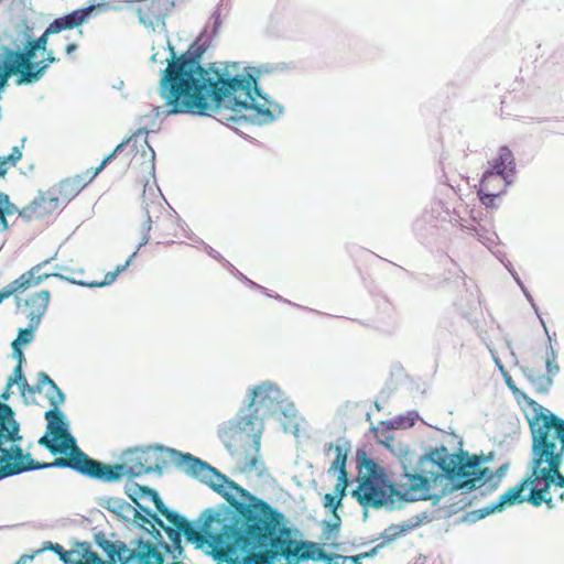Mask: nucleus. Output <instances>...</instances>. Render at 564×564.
<instances>
[{"label": "nucleus", "instance_id": "1", "mask_svg": "<svg viewBox=\"0 0 564 564\" xmlns=\"http://www.w3.org/2000/svg\"><path fill=\"white\" fill-rule=\"evenodd\" d=\"M121 459V464L137 473L163 462L160 473H147L158 476H162L169 463H173L178 471L225 499L191 519L169 506L156 489L126 476L124 494L133 502L139 520L134 529H149L147 525L150 529H299L283 511L192 453L156 443L129 447L122 452Z\"/></svg>", "mask_w": 564, "mask_h": 564}, {"label": "nucleus", "instance_id": "2", "mask_svg": "<svg viewBox=\"0 0 564 564\" xmlns=\"http://www.w3.org/2000/svg\"><path fill=\"white\" fill-rule=\"evenodd\" d=\"M299 411L280 387L272 381H262L249 389L248 398L236 415L218 426L217 435L224 447L235 454L232 438L245 432L252 441L254 452L260 451L261 436L264 430V419L282 415L291 421L297 417Z\"/></svg>", "mask_w": 564, "mask_h": 564}, {"label": "nucleus", "instance_id": "3", "mask_svg": "<svg viewBox=\"0 0 564 564\" xmlns=\"http://www.w3.org/2000/svg\"><path fill=\"white\" fill-rule=\"evenodd\" d=\"M212 118L245 140L252 138L241 128L265 126L279 120L284 115V106L263 89L236 88L210 85Z\"/></svg>", "mask_w": 564, "mask_h": 564}, {"label": "nucleus", "instance_id": "4", "mask_svg": "<svg viewBox=\"0 0 564 564\" xmlns=\"http://www.w3.org/2000/svg\"><path fill=\"white\" fill-rule=\"evenodd\" d=\"M37 444L55 456L52 462L47 463L48 469L67 468L83 477L105 484L120 482L124 476L138 478L142 473H160L164 466L163 464L156 465L155 467H149L137 473L127 464H109L95 459L79 448L77 438L73 435L72 430L58 438L41 436L37 440Z\"/></svg>", "mask_w": 564, "mask_h": 564}, {"label": "nucleus", "instance_id": "5", "mask_svg": "<svg viewBox=\"0 0 564 564\" xmlns=\"http://www.w3.org/2000/svg\"><path fill=\"white\" fill-rule=\"evenodd\" d=\"M220 26V11L219 8H216L198 35L181 54H177L167 37L165 48L169 51V57L164 61H160L162 64L166 63V66L160 70V78H163L165 73L169 76L185 79L184 82H187L188 85L210 88L215 68L218 63L212 62L204 64L203 59L213 39L218 34Z\"/></svg>", "mask_w": 564, "mask_h": 564}, {"label": "nucleus", "instance_id": "6", "mask_svg": "<svg viewBox=\"0 0 564 564\" xmlns=\"http://www.w3.org/2000/svg\"><path fill=\"white\" fill-rule=\"evenodd\" d=\"M184 80L164 73L156 87L158 95L164 100V105L152 106L149 113L137 118V123L149 119L151 124L155 126L158 120L163 122L173 116L212 118L209 87L188 85Z\"/></svg>", "mask_w": 564, "mask_h": 564}, {"label": "nucleus", "instance_id": "7", "mask_svg": "<svg viewBox=\"0 0 564 564\" xmlns=\"http://www.w3.org/2000/svg\"><path fill=\"white\" fill-rule=\"evenodd\" d=\"M357 487L350 495L362 507L364 521L368 518V509L386 511L403 509L397 497L390 495V476L387 469L371 458L365 448L356 452Z\"/></svg>", "mask_w": 564, "mask_h": 564}, {"label": "nucleus", "instance_id": "8", "mask_svg": "<svg viewBox=\"0 0 564 564\" xmlns=\"http://www.w3.org/2000/svg\"><path fill=\"white\" fill-rule=\"evenodd\" d=\"M291 553L289 542H284L281 534L240 533L235 535L227 563L299 564L291 558Z\"/></svg>", "mask_w": 564, "mask_h": 564}, {"label": "nucleus", "instance_id": "9", "mask_svg": "<svg viewBox=\"0 0 564 564\" xmlns=\"http://www.w3.org/2000/svg\"><path fill=\"white\" fill-rule=\"evenodd\" d=\"M50 23L40 36L34 35V28L26 19H21L7 28L0 34V42L11 50L19 61H30L37 58L39 53H44L47 48L51 34H57L52 30Z\"/></svg>", "mask_w": 564, "mask_h": 564}, {"label": "nucleus", "instance_id": "10", "mask_svg": "<svg viewBox=\"0 0 564 564\" xmlns=\"http://www.w3.org/2000/svg\"><path fill=\"white\" fill-rule=\"evenodd\" d=\"M170 543L167 545H180L182 539L195 549L203 551L219 562H228V554L231 551L236 534L248 533L247 531H164Z\"/></svg>", "mask_w": 564, "mask_h": 564}, {"label": "nucleus", "instance_id": "11", "mask_svg": "<svg viewBox=\"0 0 564 564\" xmlns=\"http://www.w3.org/2000/svg\"><path fill=\"white\" fill-rule=\"evenodd\" d=\"M508 389L512 392L516 401L524 413L529 424L531 443L554 433V431L564 429L563 417L530 398L524 391L517 387L516 382Z\"/></svg>", "mask_w": 564, "mask_h": 564}, {"label": "nucleus", "instance_id": "12", "mask_svg": "<svg viewBox=\"0 0 564 564\" xmlns=\"http://www.w3.org/2000/svg\"><path fill=\"white\" fill-rule=\"evenodd\" d=\"M530 454H534L538 466H543L554 489H564V427L531 443Z\"/></svg>", "mask_w": 564, "mask_h": 564}, {"label": "nucleus", "instance_id": "13", "mask_svg": "<svg viewBox=\"0 0 564 564\" xmlns=\"http://www.w3.org/2000/svg\"><path fill=\"white\" fill-rule=\"evenodd\" d=\"M212 85L226 87L258 89L261 91V76L273 73L276 67L265 63L259 66H245L239 62H217Z\"/></svg>", "mask_w": 564, "mask_h": 564}, {"label": "nucleus", "instance_id": "14", "mask_svg": "<svg viewBox=\"0 0 564 564\" xmlns=\"http://www.w3.org/2000/svg\"><path fill=\"white\" fill-rule=\"evenodd\" d=\"M444 467L438 470H419L410 480L400 484L390 478V495L398 498L395 501H400L402 508L416 501H426L431 498L432 489L444 481Z\"/></svg>", "mask_w": 564, "mask_h": 564}, {"label": "nucleus", "instance_id": "15", "mask_svg": "<svg viewBox=\"0 0 564 564\" xmlns=\"http://www.w3.org/2000/svg\"><path fill=\"white\" fill-rule=\"evenodd\" d=\"M249 533H267V534H281L284 542H289L291 558L295 562H323L329 564L330 557L335 555L334 552L327 553L325 547L327 543H318L312 541H302L303 531H248Z\"/></svg>", "mask_w": 564, "mask_h": 564}, {"label": "nucleus", "instance_id": "16", "mask_svg": "<svg viewBox=\"0 0 564 564\" xmlns=\"http://www.w3.org/2000/svg\"><path fill=\"white\" fill-rule=\"evenodd\" d=\"M124 2L131 4L142 2L143 6H129V10L137 13L139 23L151 31H154L158 25L166 32L165 20L175 7L174 0H124Z\"/></svg>", "mask_w": 564, "mask_h": 564}, {"label": "nucleus", "instance_id": "17", "mask_svg": "<svg viewBox=\"0 0 564 564\" xmlns=\"http://www.w3.org/2000/svg\"><path fill=\"white\" fill-rule=\"evenodd\" d=\"M528 469L531 471L530 474L527 473V476L530 477L531 481L528 492L529 503L535 508H539L544 503L547 510H554L556 508V502L551 495L553 485L551 484L549 476L544 475L545 471L543 466H538V463H535L534 454H530Z\"/></svg>", "mask_w": 564, "mask_h": 564}, {"label": "nucleus", "instance_id": "18", "mask_svg": "<svg viewBox=\"0 0 564 564\" xmlns=\"http://www.w3.org/2000/svg\"><path fill=\"white\" fill-rule=\"evenodd\" d=\"M443 208V202H435L413 221L412 230L422 245L432 247L441 237L442 229L438 223Z\"/></svg>", "mask_w": 564, "mask_h": 564}, {"label": "nucleus", "instance_id": "19", "mask_svg": "<svg viewBox=\"0 0 564 564\" xmlns=\"http://www.w3.org/2000/svg\"><path fill=\"white\" fill-rule=\"evenodd\" d=\"M143 135L144 137V144L147 145V148L149 149L151 155H150V161L147 165V169H148V172L149 174L153 177L154 180V185L156 186V189L159 191L160 195L162 196V198L166 202V199L164 198V196L162 195L158 184H156V180H155V151L153 150V148L150 145L149 143V140H148V135H149V130L145 128V127H140L139 129H137L133 134H131L130 137L126 138L124 140H122L120 143H118L113 150L108 153L107 155L104 156L101 163L95 167L93 174L89 176V181H94L96 178V176L108 165L110 164L123 150L127 145H129L131 143V147L133 149L137 148V138L138 137H141Z\"/></svg>", "mask_w": 564, "mask_h": 564}, {"label": "nucleus", "instance_id": "20", "mask_svg": "<svg viewBox=\"0 0 564 564\" xmlns=\"http://www.w3.org/2000/svg\"><path fill=\"white\" fill-rule=\"evenodd\" d=\"M486 176L498 175L505 188L511 187L518 173L517 162L512 150L503 144L498 148L497 154L488 161L485 170Z\"/></svg>", "mask_w": 564, "mask_h": 564}, {"label": "nucleus", "instance_id": "21", "mask_svg": "<svg viewBox=\"0 0 564 564\" xmlns=\"http://www.w3.org/2000/svg\"><path fill=\"white\" fill-rule=\"evenodd\" d=\"M21 425L17 419L0 424V453L24 459L29 464L40 463L29 452H24L21 442L23 436L20 433Z\"/></svg>", "mask_w": 564, "mask_h": 564}, {"label": "nucleus", "instance_id": "22", "mask_svg": "<svg viewBox=\"0 0 564 564\" xmlns=\"http://www.w3.org/2000/svg\"><path fill=\"white\" fill-rule=\"evenodd\" d=\"M107 7H109V2L100 1L77 8L58 18H55L51 22L53 24L52 30H56L58 33H61L63 31L76 29L77 34L83 36L84 33L80 26L95 15L96 9H107Z\"/></svg>", "mask_w": 564, "mask_h": 564}, {"label": "nucleus", "instance_id": "23", "mask_svg": "<svg viewBox=\"0 0 564 564\" xmlns=\"http://www.w3.org/2000/svg\"><path fill=\"white\" fill-rule=\"evenodd\" d=\"M462 476L464 479L466 494H471L478 490L481 497H486L498 489L492 487L495 479L492 476V470L489 467H473Z\"/></svg>", "mask_w": 564, "mask_h": 564}, {"label": "nucleus", "instance_id": "24", "mask_svg": "<svg viewBox=\"0 0 564 564\" xmlns=\"http://www.w3.org/2000/svg\"><path fill=\"white\" fill-rule=\"evenodd\" d=\"M40 54L43 56L40 61L36 58H32L30 61H21L24 69L19 76L20 83H32V85L39 83L45 76L50 66L59 61V58L54 55L52 50L46 48L44 53Z\"/></svg>", "mask_w": 564, "mask_h": 564}, {"label": "nucleus", "instance_id": "25", "mask_svg": "<svg viewBox=\"0 0 564 564\" xmlns=\"http://www.w3.org/2000/svg\"><path fill=\"white\" fill-rule=\"evenodd\" d=\"M57 257V251L50 258L43 260L42 262L35 264L26 272L22 273L19 278L10 282L8 285L3 288L10 297L17 292H24L30 286L40 285L44 280L52 276V273H43L37 276H34V271H41L44 267H46L51 261H53Z\"/></svg>", "mask_w": 564, "mask_h": 564}, {"label": "nucleus", "instance_id": "26", "mask_svg": "<svg viewBox=\"0 0 564 564\" xmlns=\"http://www.w3.org/2000/svg\"><path fill=\"white\" fill-rule=\"evenodd\" d=\"M451 434L458 440L457 449L455 453L451 454L446 447L445 455L442 454L443 467L446 470L453 471V474L459 476L473 468L471 464L474 454L463 448L464 441L460 436L456 435L455 432H451Z\"/></svg>", "mask_w": 564, "mask_h": 564}, {"label": "nucleus", "instance_id": "27", "mask_svg": "<svg viewBox=\"0 0 564 564\" xmlns=\"http://www.w3.org/2000/svg\"><path fill=\"white\" fill-rule=\"evenodd\" d=\"M408 532L409 531H394L393 533L389 534L387 531H382L381 536L384 540L373 546L371 550L356 555L335 553V555L330 557L329 564H362L364 560L375 558L383 546L395 541L400 536H405Z\"/></svg>", "mask_w": 564, "mask_h": 564}, {"label": "nucleus", "instance_id": "28", "mask_svg": "<svg viewBox=\"0 0 564 564\" xmlns=\"http://www.w3.org/2000/svg\"><path fill=\"white\" fill-rule=\"evenodd\" d=\"M41 469H48L46 462L29 464L24 459L0 453V480Z\"/></svg>", "mask_w": 564, "mask_h": 564}, {"label": "nucleus", "instance_id": "29", "mask_svg": "<svg viewBox=\"0 0 564 564\" xmlns=\"http://www.w3.org/2000/svg\"><path fill=\"white\" fill-rule=\"evenodd\" d=\"M99 507L113 513L118 520H121L126 524L137 525V512L135 507L132 503L126 501L122 498L102 496L97 498Z\"/></svg>", "mask_w": 564, "mask_h": 564}, {"label": "nucleus", "instance_id": "30", "mask_svg": "<svg viewBox=\"0 0 564 564\" xmlns=\"http://www.w3.org/2000/svg\"><path fill=\"white\" fill-rule=\"evenodd\" d=\"M104 522L108 523L105 513L99 509H93L88 516L76 513L73 517L61 518L56 521L55 527L57 529H99Z\"/></svg>", "mask_w": 564, "mask_h": 564}, {"label": "nucleus", "instance_id": "31", "mask_svg": "<svg viewBox=\"0 0 564 564\" xmlns=\"http://www.w3.org/2000/svg\"><path fill=\"white\" fill-rule=\"evenodd\" d=\"M130 544L135 546L134 554L122 560L119 564H163L162 555L155 550L150 541L139 536L131 541Z\"/></svg>", "mask_w": 564, "mask_h": 564}, {"label": "nucleus", "instance_id": "32", "mask_svg": "<svg viewBox=\"0 0 564 564\" xmlns=\"http://www.w3.org/2000/svg\"><path fill=\"white\" fill-rule=\"evenodd\" d=\"M95 544L99 547L109 560L117 562H122V560L130 557V555L134 554L135 546L131 550L128 545L122 541H109L102 531H98L95 534Z\"/></svg>", "mask_w": 564, "mask_h": 564}, {"label": "nucleus", "instance_id": "33", "mask_svg": "<svg viewBox=\"0 0 564 564\" xmlns=\"http://www.w3.org/2000/svg\"><path fill=\"white\" fill-rule=\"evenodd\" d=\"M46 420V431L42 436L48 438H58L70 431V422L62 409H48L44 413Z\"/></svg>", "mask_w": 564, "mask_h": 564}, {"label": "nucleus", "instance_id": "34", "mask_svg": "<svg viewBox=\"0 0 564 564\" xmlns=\"http://www.w3.org/2000/svg\"><path fill=\"white\" fill-rule=\"evenodd\" d=\"M93 181H84L83 176L75 175L62 180L58 184L51 187L56 191V196L61 197L63 202V208L74 199L88 184Z\"/></svg>", "mask_w": 564, "mask_h": 564}, {"label": "nucleus", "instance_id": "35", "mask_svg": "<svg viewBox=\"0 0 564 564\" xmlns=\"http://www.w3.org/2000/svg\"><path fill=\"white\" fill-rule=\"evenodd\" d=\"M444 474H446V476L444 477V481L441 484V489L437 492H432L431 498H429L433 507L438 506L440 501L444 497L453 492L462 491L463 494H466V488L462 475L457 476L453 474V471H448L446 469L444 470Z\"/></svg>", "mask_w": 564, "mask_h": 564}, {"label": "nucleus", "instance_id": "36", "mask_svg": "<svg viewBox=\"0 0 564 564\" xmlns=\"http://www.w3.org/2000/svg\"><path fill=\"white\" fill-rule=\"evenodd\" d=\"M530 486V477L525 475L514 486L508 488L503 494H501L499 498L502 500L505 509L508 507L521 505L523 502L529 503V498L528 494H525V490H529Z\"/></svg>", "mask_w": 564, "mask_h": 564}, {"label": "nucleus", "instance_id": "37", "mask_svg": "<svg viewBox=\"0 0 564 564\" xmlns=\"http://www.w3.org/2000/svg\"><path fill=\"white\" fill-rule=\"evenodd\" d=\"M323 506L326 511L330 513V518H324L321 522V529H340L341 519L338 514V510L343 508V500L337 496L328 492L324 495Z\"/></svg>", "mask_w": 564, "mask_h": 564}, {"label": "nucleus", "instance_id": "38", "mask_svg": "<svg viewBox=\"0 0 564 564\" xmlns=\"http://www.w3.org/2000/svg\"><path fill=\"white\" fill-rule=\"evenodd\" d=\"M516 365L519 367L523 377L530 382L533 387L534 391L539 394H547L550 389L552 388L554 380L551 379V376L538 375L534 369L519 365V361L516 360Z\"/></svg>", "mask_w": 564, "mask_h": 564}, {"label": "nucleus", "instance_id": "39", "mask_svg": "<svg viewBox=\"0 0 564 564\" xmlns=\"http://www.w3.org/2000/svg\"><path fill=\"white\" fill-rule=\"evenodd\" d=\"M351 451V442L345 436L338 437V446L336 448L335 458L328 468V474L346 470L348 455Z\"/></svg>", "mask_w": 564, "mask_h": 564}, {"label": "nucleus", "instance_id": "40", "mask_svg": "<svg viewBox=\"0 0 564 564\" xmlns=\"http://www.w3.org/2000/svg\"><path fill=\"white\" fill-rule=\"evenodd\" d=\"M446 446L444 444H441L440 446L432 447L429 446L425 448V453L421 456L416 455L415 458V468L417 470H424L423 467L425 464L430 463L433 466H436L438 468L443 467V459L442 454L445 455Z\"/></svg>", "mask_w": 564, "mask_h": 564}, {"label": "nucleus", "instance_id": "41", "mask_svg": "<svg viewBox=\"0 0 564 564\" xmlns=\"http://www.w3.org/2000/svg\"><path fill=\"white\" fill-rule=\"evenodd\" d=\"M44 198V202L41 204V207H39V214L37 219L42 220L50 214H52L54 210L58 209L61 206L63 207V202L61 197L56 196V191L51 189V187L44 192L42 189L37 191L36 195H41Z\"/></svg>", "mask_w": 564, "mask_h": 564}, {"label": "nucleus", "instance_id": "42", "mask_svg": "<svg viewBox=\"0 0 564 564\" xmlns=\"http://www.w3.org/2000/svg\"><path fill=\"white\" fill-rule=\"evenodd\" d=\"M471 219L477 223V225H471V227H466L469 235L475 236L478 241H480L485 247H487L489 250L492 249V247L498 245L499 237L498 235L492 231L490 232L487 230L484 226H481L474 216H471Z\"/></svg>", "mask_w": 564, "mask_h": 564}, {"label": "nucleus", "instance_id": "43", "mask_svg": "<svg viewBox=\"0 0 564 564\" xmlns=\"http://www.w3.org/2000/svg\"><path fill=\"white\" fill-rule=\"evenodd\" d=\"M14 384L18 386L21 395L23 397L24 403L26 405L36 403V399L34 397H32L31 400H29L24 394L26 389L29 388V383L20 365H15L12 375L8 378L7 389H11V387Z\"/></svg>", "mask_w": 564, "mask_h": 564}, {"label": "nucleus", "instance_id": "44", "mask_svg": "<svg viewBox=\"0 0 564 564\" xmlns=\"http://www.w3.org/2000/svg\"><path fill=\"white\" fill-rule=\"evenodd\" d=\"M39 296L46 299V301L42 305V307L32 310L29 313V315H28L29 323H28V326L25 327V328L30 329V332H34V333L39 328L41 321L44 317V315L48 308L50 301H51V292L48 290H41Z\"/></svg>", "mask_w": 564, "mask_h": 564}, {"label": "nucleus", "instance_id": "45", "mask_svg": "<svg viewBox=\"0 0 564 564\" xmlns=\"http://www.w3.org/2000/svg\"><path fill=\"white\" fill-rule=\"evenodd\" d=\"M149 186V181L147 180L145 181V184H144V189H143V200H142V210H143V214H144V220L143 223L141 224V228H140V232H141V240L140 242L138 243V249H141L142 247H144L145 245L149 243L150 241V232H151V229H152V218H151V215H150V210H149V204L147 203V200L144 199L145 197V191H147V187Z\"/></svg>", "mask_w": 564, "mask_h": 564}, {"label": "nucleus", "instance_id": "46", "mask_svg": "<svg viewBox=\"0 0 564 564\" xmlns=\"http://www.w3.org/2000/svg\"><path fill=\"white\" fill-rule=\"evenodd\" d=\"M508 192V188H505V185L501 186V189L498 192H484L482 189H476L478 200L481 205L485 206L486 209H498L500 206V200L502 196H505Z\"/></svg>", "mask_w": 564, "mask_h": 564}, {"label": "nucleus", "instance_id": "47", "mask_svg": "<svg viewBox=\"0 0 564 564\" xmlns=\"http://www.w3.org/2000/svg\"><path fill=\"white\" fill-rule=\"evenodd\" d=\"M531 121L536 123H546L547 126L540 131L542 138H546L550 134H564V119L560 120L557 118H530Z\"/></svg>", "mask_w": 564, "mask_h": 564}, {"label": "nucleus", "instance_id": "48", "mask_svg": "<svg viewBox=\"0 0 564 564\" xmlns=\"http://www.w3.org/2000/svg\"><path fill=\"white\" fill-rule=\"evenodd\" d=\"M436 519L435 510L433 512L422 511L417 514L412 516L408 521L402 523H391L386 529H415L420 527L424 521Z\"/></svg>", "mask_w": 564, "mask_h": 564}, {"label": "nucleus", "instance_id": "49", "mask_svg": "<svg viewBox=\"0 0 564 564\" xmlns=\"http://www.w3.org/2000/svg\"><path fill=\"white\" fill-rule=\"evenodd\" d=\"M45 398L47 399L51 405L50 409H61L59 406L64 404L66 401V394L53 379L51 384L47 386Z\"/></svg>", "mask_w": 564, "mask_h": 564}, {"label": "nucleus", "instance_id": "50", "mask_svg": "<svg viewBox=\"0 0 564 564\" xmlns=\"http://www.w3.org/2000/svg\"><path fill=\"white\" fill-rule=\"evenodd\" d=\"M44 202V198L41 195H36L26 206L22 208H18L17 214L20 218H22L24 221L30 223L33 217L37 219L39 214V207H41V204Z\"/></svg>", "mask_w": 564, "mask_h": 564}, {"label": "nucleus", "instance_id": "51", "mask_svg": "<svg viewBox=\"0 0 564 564\" xmlns=\"http://www.w3.org/2000/svg\"><path fill=\"white\" fill-rule=\"evenodd\" d=\"M502 181L498 175L486 176V171L482 172L476 189H482L484 192H498L501 189Z\"/></svg>", "mask_w": 564, "mask_h": 564}, {"label": "nucleus", "instance_id": "52", "mask_svg": "<svg viewBox=\"0 0 564 564\" xmlns=\"http://www.w3.org/2000/svg\"><path fill=\"white\" fill-rule=\"evenodd\" d=\"M420 419L421 417L417 410H410L404 414H398L394 416V423L397 430H406L412 427Z\"/></svg>", "mask_w": 564, "mask_h": 564}, {"label": "nucleus", "instance_id": "53", "mask_svg": "<svg viewBox=\"0 0 564 564\" xmlns=\"http://www.w3.org/2000/svg\"><path fill=\"white\" fill-rule=\"evenodd\" d=\"M415 458L416 453L414 451H411V455H406L405 457H401L398 459L402 468V478L410 480L412 478V475H415L419 471L417 468H415Z\"/></svg>", "mask_w": 564, "mask_h": 564}, {"label": "nucleus", "instance_id": "54", "mask_svg": "<svg viewBox=\"0 0 564 564\" xmlns=\"http://www.w3.org/2000/svg\"><path fill=\"white\" fill-rule=\"evenodd\" d=\"M469 505H471V500L453 502L445 508L435 509V517L436 519H448Z\"/></svg>", "mask_w": 564, "mask_h": 564}, {"label": "nucleus", "instance_id": "55", "mask_svg": "<svg viewBox=\"0 0 564 564\" xmlns=\"http://www.w3.org/2000/svg\"><path fill=\"white\" fill-rule=\"evenodd\" d=\"M441 223L447 221L451 223L454 226H459L460 229L468 234V230L466 229V225L463 224V218L456 210H451L448 207L444 205L443 212L440 217Z\"/></svg>", "mask_w": 564, "mask_h": 564}, {"label": "nucleus", "instance_id": "56", "mask_svg": "<svg viewBox=\"0 0 564 564\" xmlns=\"http://www.w3.org/2000/svg\"><path fill=\"white\" fill-rule=\"evenodd\" d=\"M484 518H486V514L484 513V509L481 507V508H478V509L466 511L464 514H462L460 517L456 518L454 520L453 524L454 525H457V524H460V523L473 524V523H476L477 521H479V520H481Z\"/></svg>", "mask_w": 564, "mask_h": 564}, {"label": "nucleus", "instance_id": "57", "mask_svg": "<svg viewBox=\"0 0 564 564\" xmlns=\"http://www.w3.org/2000/svg\"><path fill=\"white\" fill-rule=\"evenodd\" d=\"M487 348H488V350H489V352L491 355V358H492V361H494L495 366L498 368L499 372L501 373L506 386L508 388L512 387L513 383H514V380L512 379L511 375L509 373V371L503 366L501 359L497 356L495 349H492L489 345L487 346Z\"/></svg>", "mask_w": 564, "mask_h": 564}, {"label": "nucleus", "instance_id": "58", "mask_svg": "<svg viewBox=\"0 0 564 564\" xmlns=\"http://www.w3.org/2000/svg\"><path fill=\"white\" fill-rule=\"evenodd\" d=\"M254 290L260 291L262 294H264V295H265V296H268V297H271V299H274V300H276V301H279V302H282V303L289 304V305H291V306H293V307H296V308H300V310H303V311H308V312H316V311H315V310H313V308H310V307H306V306L300 305V304H297V303H294V302H292V301H290V300H288V299H285V297L281 296V295H280V294H278V293H273L271 290H269V289H267V288H264V286H262V285H260V288H254Z\"/></svg>", "mask_w": 564, "mask_h": 564}, {"label": "nucleus", "instance_id": "59", "mask_svg": "<svg viewBox=\"0 0 564 564\" xmlns=\"http://www.w3.org/2000/svg\"><path fill=\"white\" fill-rule=\"evenodd\" d=\"M224 268L232 274L236 279H238L240 282L246 284L247 286L254 290V288H260V284L249 279L246 274L240 272L230 261H225Z\"/></svg>", "mask_w": 564, "mask_h": 564}, {"label": "nucleus", "instance_id": "60", "mask_svg": "<svg viewBox=\"0 0 564 564\" xmlns=\"http://www.w3.org/2000/svg\"><path fill=\"white\" fill-rule=\"evenodd\" d=\"M18 212V206L11 202L10 196L0 191V216H11Z\"/></svg>", "mask_w": 564, "mask_h": 564}, {"label": "nucleus", "instance_id": "61", "mask_svg": "<svg viewBox=\"0 0 564 564\" xmlns=\"http://www.w3.org/2000/svg\"><path fill=\"white\" fill-rule=\"evenodd\" d=\"M35 337L34 332H30L28 328H19L17 333V337L11 341V344L25 348L30 345Z\"/></svg>", "mask_w": 564, "mask_h": 564}, {"label": "nucleus", "instance_id": "62", "mask_svg": "<svg viewBox=\"0 0 564 564\" xmlns=\"http://www.w3.org/2000/svg\"><path fill=\"white\" fill-rule=\"evenodd\" d=\"M387 451H389L398 459L405 457L406 455H411L410 445L401 441H397L395 438L391 442L390 446H388Z\"/></svg>", "mask_w": 564, "mask_h": 564}, {"label": "nucleus", "instance_id": "63", "mask_svg": "<svg viewBox=\"0 0 564 564\" xmlns=\"http://www.w3.org/2000/svg\"><path fill=\"white\" fill-rule=\"evenodd\" d=\"M52 382V378L44 371L37 373V382L34 386H30L26 391L31 394L42 393L43 387L48 386Z\"/></svg>", "mask_w": 564, "mask_h": 564}, {"label": "nucleus", "instance_id": "64", "mask_svg": "<svg viewBox=\"0 0 564 564\" xmlns=\"http://www.w3.org/2000/svg\"><path fill=\"white\" fill-rule=\"evenodd\" d=\"M165 554H169L174 560L172 563H164L163 564H183L182 562H176V560L185 556V551L182 544L180 545H166L165 550L163 551Z\"/></svg>", "mask_w": 564, "mask_h": 564}]
</instances>
